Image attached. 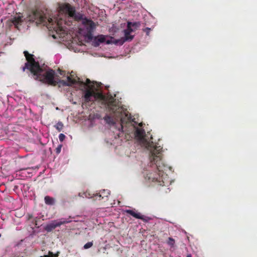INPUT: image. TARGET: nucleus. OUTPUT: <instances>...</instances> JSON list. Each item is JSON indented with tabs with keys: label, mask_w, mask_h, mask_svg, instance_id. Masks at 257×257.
Masks as SVG:
<instances>
[{
	"label": "nucleus",
	"mask_w": 257,
	"mask_h": 257,
	"mask_svg": "<svg viewBox=\"0 0 257 257\" xmlns=\"http://www.w3.org/2000/svg\"><path fill=\"white\" fill-rule=\"evenodd\" d=\"M95 88L90 87V89H86L84 95V100L85 103L93 101L94 99L99 100L105 105L112 113L114 115L120 119V129L121 132H123L124 125H130L133 121L131 114L126 110H123L122 107L118 106V102L110 94L104 95L101 92H95Z\"/></svg>",
	"instance_id": "nucleus-1"
},
{
	"label": "nucleus",
	"mask_w": 257,
	"mask_h": 257,
	"mask_svg": "<svg viewBox=\"0 0 257 257\" xmlns=\"http://www.w3.org/2000/svg\"><path fill=\"white\" fill-rule=\"evenodd\" d=\"M146 147L150 152V165L156 170L147 173L145 179L150 182H157L160 186H164L167 175L164 173V171L167 166L162 161V147L153 142L148 143Z\"/></svg>",
	"instance_id": "nucleus-2"
},
{
	"label": "nucleus",
	"mask_w": 257,
	"mask_h": 257,
	"mask_svg": "<svg viewBox=\"0 0 257 257\" xmlns=\"http://www.w3.org/2000/svg\"><path fill=\"white\" fill-rule=\"evenodd\" d=\"M24 54L27 62L22 68L23 72L28 69L35 79L50 85L56 86L59 83V81L54 79L55 73L53 70L51 69L44 72L40 67L39 62L35 61L33 55L29 54L27 51H25Z\"/></svg>",
	"instance_id": "nucleus-3"
},
{
	"label": "nucleus",
	"mask_w": 257,
	"mask_h": 257,
	"mask_svg": "<svg viewBox=\"0 0 257 257\" xmlns=\"http://www.w3.org/2000/svg\"><path fill=\"white\" fill-rule=\"evenodd\" d=\"M29 21L35 22L37 23H45L47 22L53 26L52 28L57 34L63 33L64 30L62 27L63 20L62 19H58V18H47L46 16L41 11L36 10L33 11L28 17Z\"/></svg>",
	"instance_id": "nucleus-4"
},
{
	"label": "nucleus",
	"mask_w": 257,
	"mask_h": 257,
	"mask_svg": "<svg viewBox=\"0 0 257 257\" xmlns=\"http://www.w3.org/2000/svg\"><path fill=\"white\" fill-rule=\"evenodd\" d=\"M70 218L71 217L69 216L68 219L61 218L58 221H54L51 223L48 224L46 226L45 229L47 231H51L53 229H55L56 227H59L61 225L71 222V220H70Z\"/></svg>",
	"instance_id": "nucleus-5"
},
{
	"label": "nucleus",
	"mask_w": 257,
	"mask_h": 257,
	"mask_svg": "<svg viewBox=\"0 0 257 257\" xmlns=\"http://www.w3.org/2000/svg\"><path fill=\"white\" fill-rule=\"evenodd\" d=\"M82 24L85 26L87 30V36L89 39L92 40V32L95 28V24L91 20L85 18L82 21Z\"/></svg>",
	"instance_id": "nucleus-6"
},
{
	"label": "nucleus",
	"mask_w": 257,
	"mask_h": 257,
	"mask_svg": "<svg viewBox=\"0 0 257 257\" xmlns=\"http://www.w3.org/2000/svg\"><path fill=\"white\" fill-rule=\"evenodd\" d=\"M124 212L127 214H129L130 215L133 216L134 217H135L137 219H140L146 222H148L151 219L150 217L145 216V215H143L140 213L137 212V211H136L135 209H134V210L127 209V210H125L124 211Z\"/></svg>",
	"instance_id": "nucleus-7"
},
{
	"label": "nucleus",
	"mask_w": 257,
	"mask_h": 257,
	"mask_svg": "<svg viewBox=\"0 0 257 257\" xmlns=\"http://www.w3.org/2000/svg\"><path fill=\"white\" fill-rule=\"evenodd\" d=\"M110 194V191L107 189H103L100 190L98 193H96L95 195V197H96V199L98 200H107L108 196Z\"/></svg>",
	"instance_id": "nucleus-8"
},
{
	"label": "nucleus",
	"mask_w": 257,
	"mask_h": 257,
	"mask_svg": "<svg viewBox=\"0 0 257 257\" xmlns=\"http://www.w3.org/2000/svg\"><path fill=\"white\" fill-rule=\"evenodd\" d=\"M131 23L127 24V28L124 30V40L125 41H131L134 38V36L131 35V33L135 32V30H133V28H130Z\"/></svg>",
	"instance_id": "nucleus-9"
},
{
	"label": "nucleus",
	"mask_w": 257,
	"mask_h": 257,
	"mask_svg": "<svg viewBox=\"0 0 257 257\" xmlns=\"http://www.w3.org/2000/svg\"><path fill=\"white\" fill-rule=\"evenodd\" d=\"M134 129L135 130V138L138 140H142L144 139L145 135V132L144 130L142 128H139L138 127H136L133 126Z\"/></svg>",
	"instance_id": "nucleus-10"
},
{
	"label": "nucleus",
	"mask_w": 257,
	"mask_h": 257,
	"mask_svg": "<svg viewBox=\"0 0 257 257\" xmlns=\"http://www.w3.org/2000/svg\"><path fill=\"white\" fill-rule=\"evenodd\" d=\"M67 81L64 80H61L59 81V83L62 84L64 86H71L73 84H75L78 83V80H77L76 79L72 78L70 76H67Z\"/></svg>",
	"instance_id": "nucleus-11"
},
{
	"label": "nucleus",
	"mask_w": 257,
	"mask_h": 257,
	"mask_svg": "<svg viewBox=\"0 0 257 257\" xmlns=\"http://www.w3.org/2000/svg\"><path fill=\"white\" fill-rule=\"evenodd\" d=\"M64 10L67 13H68L69 17L71 18L73 17L76 12L75 9L68 4L65 5L64 7Z\"/></svg>",
	"instance_id": "nucleus-12"
},
{
	"label": "nucleus",
	"mask_w": 257,
	"mask_h": 257,
	"mask_svg": "<svg viewBox=\"0 0 257 257\" xmlns=\"http://www.w3.org/2000/svg\"><path fill=\"white\" fill-rule=\"evenodd\" d=\"M11 22L16 27L18 28V26L21 25L23 22V16H15L12 18Z\"/></svg>",
	"instance_id": "nucleus-13"
},
{
	"label": "nucleus",
	"mask_w": 257,
	"mask_h": 257,
	"mask_svg": "<svg viewBox=\"0 0 257 257\" xmlns=\"http://www.w3.org/2000/svg\"><path fill=\"white\" fill-rule=\"evenodd\" d=\"M105 41V37L104 36L101 35L97 37H95L93 41V45L95 47H97L99 45L100 43H103Z\"/></svg>",
	"instance_id": "nucleus-14"
},
{
	"label": "nucleus",
	"mask_w": 257,
	"mask_h": 257,
	"mask_svg": "<svg viewBox=\"0 0 257 257\" xmlns=\"http://www.w3.org/2000/svg\"><path fill=\"white\" fill-rule=\"evenodd\" d=\"M77 79L78 83L85 85L87 87V89H90V87H92L93 88H95L93 82L91 81L90 79L87 78L85 83H84L83 81H81L79 78H77Z\"/></svg>",
	"instance_id": "nucleus-15"
},
{
	"label": "nucleus",
	"mask_w": 257,
	"mask_h": 257,
	"mask_svg": "<svg viewBox=\"0 0 257 257\" xmlns=\"http://www.w3.org/2000/svg\"><path fill=\"white\" fill-rule=\"evenodd\" d=\"M45 202L46 204L49 205H52L54 204V199L49 196H46L44 198Z\"/></svg>",
	"instance_id": "nucleus-16"
},
{
	"label": "nucleus",
	"mask_w": 257,
	"mask_h": 257,
	"mask_svg": "<svg viewBox=\"0 0 257 257\" xmlns=\"http://www.w3.org/2000/svg\"><path fill=\"white\" fill-rule=\"evenodd\" d=\"M104 119L105 122L109 124H114L115 123L114 120L113 118L109 115H106L104 117Z\"/></svg>",
	"instance_id": "nucleus-17"
},
{
	"label": "nucleus",
	"mask_w": 257,
	"mask_h": 257,
	"mask_svg": "<svg viewBox=\"0 0 257 257\" xmlns=\"http://www.w3.org/2000/svg\"><path fill=\"white\" fill-rule=\"evenodd\" d=\"M127 23H131L130 28H133V30H135V31L140 27L141 24L140 22H127Z\"/></svg>",
	"instance_id": "nucleus-18"
},
{
	"label": "nucleus",
	"mask_w": 257,
	"mask_h": 257,
	"mask_svg": "<svg viewBox=\"0 0 257 257\" xmlns=\"http://www.w3.org/2000/svg\"><path fill=\"white\" fill-rule=\"evenodd\" d=\"M54 127L58 132H61L63 128L64 124L62 122L59 121L54 125Z\"/></svg>",
	"instance_id": "nucleus-19"
},
{
	"label": "nucleus",
	"mask_w": 257,
	"mask_h": 257,
	"mask_svg": "<svg viewBox=\"0 0 257 257\" xmlns=\"http://www.w3.org/2000/svg\"><path fill=\"white\" fill-rule=\"evenodd\" d=\"M72 18L77 21H79L81 20L83 21V20L84 19H83V16L82 14L78 13H76V12Z\"/></svg>",
	"instance_id": "nucleus-20"
},
{
	"label": "nucleus",
	"mask_w": 257,
	"mask_h": 257,
	"mask_svg": "<svg viewBox=\"0 0 257 257\" xmlns=\"http://www.w3.org/2000/svg\"><path fill=\"white\" fill-rule=\"evenodd\" d=\"M167 243L171 246H173L175 244V240L172 237H169Z\"/></svg>",
	"instance_id": "nucleus-21"
},
{
	"label": "nucleus",
	"mask_w": 257,
	"mask_h": 257,
	"mask_svg": "<svg viewBox=\"0 0 257 257\" xmlns=\"http://www.w3.org/2000/svg\"><path fill=\"white\" fill-rule=\"evenodd\" d=\"M92 245H93L92 241L88 242L84 245V248L88 249V248L91 247Z\"/></svg>",
	"instance_id": "nucleus-22"
},
{
	"label": "nucleus",
	"mask_w": 257,
	"mask_h": 257,
	"mask_svg": "<svg viewBox=\"0 0 257 257\" xmlns=\"http://www.w3.org/2000/svg\"><path fill=\"white\" fill-rule=\"evenodd\" d=\"M62 147V145H59L56 148V149H55V153L57 154H59L61 152Z\"/></svg>",
	"instance_id": "nucleus-23"
},
{
	"label": "nucleus",
	"mask_w": 257,
	"mask_h": 257,
	"mask_svg": "<svg viewBox=\"0 0 257 257\" xmlns=\"http://www.w3.org/2000/svg\"><path fill=\"white\" fill-rule=\"evenodd\" d=\"M65 136L63 134H60L59 135V139L60 142H62L65 139Z\"/></svg>",
	"instance_id": "nucleus-24"
},
{
	"label": "nucleus",
	"mask_w": 257,
	"mask_h": 257,
	"mask_svg": "<svg viewBox=\"0 0 257 257\" xmlns=\"http://www.w3.org/2000/svg\"><path fill=\"white\" fill-rule=\"evenodd\" d=\"M143 31L146 33L147 35L149 36L150 31H151V28L147 27L145 29H143Z\"/></svg>",
	"instance_id": "nucleus-25"
},
{
	"label": "nucleus",
	"mask_w": 257,
	"mask_h": 257,
	"mask_svg": "<svg viewBox=\"0 0 257 257\" xmlns=\"http://www.w3.org/2000/svg\"><path fill=\"white\" fill-rule=\"evenodd\" d=\"M40 257H53L52 255H45L44 256H41Z\"/></svg>",
	"instance_id": "nucleus-26"
},
{
	"label": "nucleus",
	"mask_w": 257,
	"mask_h": 257,
	"mask_svg": "<svg viewBox=\"0 0 257 257\" xmlns=\"http://www.w3.org/2000/svg\"><path fill=\"white\" fill-rule=\"evenodd\" d=\"M187 257H192L191 255L190 254H189L187 256Z\"/></svg>",
	"instance_id": "nucleus-27"
}]
</instances>
